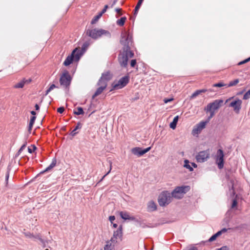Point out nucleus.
Masks as SVG:
<instances>
[{"label":"nucleus","instance_id":"obj_1","mask_svg":"<svg viewBox=\"0 0 250 250\" xmlns=\"http://www.w3.org/2000/svg\"><path fill=\"white\" fill-rule=\"evenodd\" d=\"M120 43L123 47L119 52L118 60L120 65L126 68L128 59L132 58L134 54L132 35L126 31L123 32L121 34Z\"/></svg>","mask_w":250,"mask_h":250},{"label":"nucleus","instance_id":"obj_2","mask_svg":"<svg viewBox=\"0 0 250 250\" xmlns=\"http://www.w3.org/2000/svg\"><path fill=\"white\" fill-rule=\"evenodd\" d=\"M85 34L87 36L94 40H97L103 35H105L108 37H111V34L109 31L102 29H88L85 31Z\"/></svg>","mask_w":250,"mask_h":250},{"label":"nucleus","instance_id":"obj_3","mask_svg":"<svg viewBox=\"0 0 250 250\" xmlns=\"http://www.w3.org/2000/svg\"><path fill=\"white\" fill-rule=\"evenodd\" d=\"M171 193L168 191H164L161 193L158 197V203L160 206L164 207L169 204L172 200Z\"/></svg>","mask_w":250,"mask_h":250},{"label":"nucleus","instance_id":"obj_4","mask_svg":"<svg viewBox=\"0 0 250 250\" xmlns=\"http://www.w3.org/2000/svg\"><path fill=\"white\" fill-rule=\"evenodd\" d=\"M190 187L189 186H182L176 187L172 191V196L176 199H181L183 195L189 191Z\"/></svg>","mask_w":250,"mask_h":250},{"label":"nucleus","instance_id":"obj_5","mask_svg":"<svg viewBox=\"0 0 250 250\" xmlns=\"http://www.w3.org/2000/svg\"><path fill=\"white\" fill-rule=\"evenodd\" d=\"M81 53L80 50H78L77 48H75L72 52L70 55H68L65 61L63 62V65L65 66H68L74 61H78L81 56Z\"/></svg>","mask_w":250,"mask_h":250},{"label":"nucleus","instance_id":"obj_6","mask_svg":"<svg viewBox=\"0 0 250 250\" xmlns=\"http://www.w3.org/2000/svg\"><path fill=\"white\" fill-rule=\"evenodd\" d=\"M72 81V77H71L68 71L65 70L61 75L60 79V83L61 85L64 87L65 88H69L71 82Z\"/></svg>","mask_w":250,"mask_h":250},{"label":"nucleus","instance_id":"obj_7","mask_svg":"<svg viewBox=\"0 0 250 250\" xmlns=\"http://www.w3.org/2000/svg\"><path fill=\"white\" fill-rule=\"evenodd\" d=\"M129 81V78L128 76L122 77L118 82H114L112 84V90L122 89L125 86Z\"/></svg>","mask_w":250,"mask_h":250},{"label":"nucleus","instance_id":"obj_8","mask_svg":"<svg viewBox=\"0 0 250 250\" xmlns=\"http://www.w3.org/2000/svg\"><path fill=\"white\" fill-rule=\"evenodd\" d=\"M223 100L222 99H217L214 100L213 102L208 104L205 107V111H215L218 109L223 104Z\"/></svg>","mask_w":250,"mask_h":250},{"label":"nucleus","instance_id":"obj_9","mask_svg":"<svg viewBox=\"0 0 250 250\" xmlns=\"http://www.w3.org/2000/svg\"><path fill=\"white\" fill-rule=\"evenodd\" d=\"M224 154L223 150L219 149L215 156V161L219 169H221L223 167L224 164Z\"/></svg>","mask_w":250,"mask_h":250},{"label":"nucleus","instance_id":"obj_10","mask_svg":"<svg viewBox=\"0 0 250 250\" xmlns=\"http://www.w3.org/2000/svg\"><path fill=\"white\" fill-rule=\"evenodd\" d=\"M209 157V152L208 150L200 151L196 156L198 162L203 163L207 160Z\"/></svg>","mask_w":250,"mask_h":250},{"label":"nucleus","instance_id":"obj_11","mask_svg":"<svg viewBox=\"0 0 250 250\" xmlns=\"http://www.w3.org/2000/svg\"><path fill=\"white\" fill-rule=\"evenodd\" d=\"M208 121H201L195 125L192 129V134L193 135H198L205 128Z\"/></svg>","mask_w":250,"mask_h":250},{"label":"nucleus","instance_id":"obj_12","mask_svg":"<svg viewBox=\"0 0 250 250\" xmlns=\"http://www.w3.org/2000/svg\"><path fill=\"white\" fill-rule=\"evenodd\" d=\"M151 147H148L145 149H142L141 147H135L131 149V152L134 155L138 157H140L149 151Z\"/></svg>","mask_w":250,"mask_h":250},{"label":"nucleus","instance_id":"obj_13","mask_svg":"<svg viewBox=\"0 0 250 250\" xmlns=\"http://www.w3.org/2000/svg\"><path fill=\"white\" fill-rule=\"evenodd\" d=\"M242 101L239 99L231 102L229 104V106L233 108V110L237 113H238L241 108Z\"/></svg>","mask_w":250,"mask_h":250},{"label":"nucleus","instance_id":"obj_14","mask_svg":"<svg viewBox=\"0 0 250 250\" xmlns=\"http://www.w3.org/2000/svg\"><path fill=\"white\" fill-rule=\"evenodd\" d=\"M122 226L120 225L118 229L114 231L113 235L114 238H115L116 239H118V238H121L122 237Z\"/></svg>","mask_w":250,"mask_h":250},{"label":"nucleus","instance_id":"obj_15","mask_svg":"<svg viewBox=\"0 0 250 250\" xmlns=\"http://www.w3.org/2000/svg\"><path fill=\"white\" fill-rule=\"evenodd\" d=\"M139 225V226L142 228H154L157 226V225H151V224H147L146 223H145L143 220H139V222L138 223Z\"/></svg>","mask_w":250,"mask_h":250},{"label":"nucleus","instance_id":"obj_16","mask_svg":"<svg viewBox=\"0 0 250 250\" xmlns=\"http://www.w3.org/2000/svg\"><path fill=\"white\" fill-rule=\"evenodd\" d=\"M56 163H57L56 159V158H54L53 159L50 165L48 167H47L44 170L41 172V173H43L45 172L49 171V170L52 169L56 165Z\"/></svg>","mask_w":250,"mask_h":250},{"label":"nucleus","instance_id":"obj_17","mask_svg":"<svg viewBox=\"0 0 250 250\" xmlns=\"http://www.w3.org/2000/svg\"><path fill=\"white\" fill-rule=\"evenodd\" d=\"M157 209V205L153 201H151L148 203L147 210L148 211H153Z\"/></svg>","mask_w":250,"mask_h":250},{"label":"nucleus","instance_id":"obj_18","mask_svg":"<svg viewBox=\"0 0 250 250\" xmlns=\"http://www.w3.org/2000/svg\"><path fill=\"white\" fill-rule=\"evenodd\" d=\"M82 127V124L80 122H78L74 129L70 133V135L73 137L75 136L78 133V132H76V130L78 129H81Z\"/></svg>","mask_w":250,"mask_h":250},{"label":"nucleus","instance_id":"obj_19","mask_svg":"<svg viewBox=\"0 0 250 250\" xmlns=\"http://www.w3.org/2000/svg\"><path fill=\"white\" fill-rule=\"evenodd\" d=\"M105 89V88L104 87V86H99L93 95L92 99H94L95 97L101 94Z\"/></svg>","mask_w":250,"mask_h":250},{"label":"nucleus","instance_id":"obj_20","mask_svg":"<svg viewBox=\"0 0 250 250\" xmlns=\"http://www.w3.org/2000/svg\"><path fill=\"white\" fill-rule=\"evenodd\" d=\"M115 245L112 244L110 241H107L106 244L104 247V250H113L114 249Z\"/></svg>","mask_w":250,"mask_h":250},{"label":"nucleus","instance_id":"obj_21","mask_svg":"<svg viewBox=\"0 0 250 250\" xmlns=\"http://www.w3.org/2000/svg\"><path fill=\"white\" fill-rule=\"evenodd\" d=\"M178 119H179L178 116H176L174 118L173 121L170 124V127L171 128L174 129L176 128V125L178 121Z\"/></svg>","mask_w":250,"mask_h":250},{"label":"nucleus","instance_id":"obj_22","mask_svg":"<svg viewBox=\"0 0 250 250\" xmlns=\"http://www.w3.org/2000/svg\"><path fill=\"white\" fill-rule=\"evenodd\" d=\"M107 83V82H106V80L101 77L97 83V85L100 86H104V87L106 88Z\"/></svg>","mask_w":250,"mask_h":250},{"label":"nucleus","instance_id":"obj_23","mask_svg":"<svg viewBox=\"0 0 250 250\" xmlns=\"http://www.w3.org/2000/svg\"><path fill=\"white\" fill-rule=\"evenodd\" d=\"M101 78L108 82L111 79V75L109 72H106L102 74Z\"/></svg>","mask_w":250,"mask_h":250},{"label":"nucleus","instance_id":"obj_24","mask_svg":"<svg viewBox=\"0 0 250 250\" xmlns=\"http://www.w3.org/2000/svg\"><path fill=\"white\" fill-rule=\"evenodd\" d=\"M120 215L123 219L125 220H129L130 217V215L126 211H121L120 212Z\"/></svg>","mask_w":250,"mask_h":250},{"label":"nucleus","instance_id":"obj_25","mask_svg":"<svg viewBox=\"0 0 250 250\" xmlns=\"http://www.w3.org/2000/svg\"><path fill=\"white\" fill-rule=\"evenodd\" d=\"M77 110H74L73 113L77 115H83L84 114L83 108L82 107H78L77 108Z\"/></svg>","mask_w":250,"mask_h":250},{"label":"nucleus","instance_id":"obj_26","mask_svg":"<svg viewBox=\"0 0 250 250\" xmlns=\"http://www.w3.org/2000/svg\"><path fill=\"white\" fill-rule=\"evenodd\" d=\"M184 167L186 168L189 169L190 171H192L193 170L192 167L189 165V162L188 160H185L184 161Z\"/></svg>","mask_w":250,"mask_h":250},{"label":"nucleus","instance_id":"obj_27","mask_svg":"<svg viewBox=\"0 0 250 250\" xmlns=\"http://www.w3.org/2000/svg\"><path fill=\"white\" fill-rule=\"evenodd\" d=\"M126 20V18L125 17H122L120 19L117 20V24L120 26H123L124 25Z\"/></svg>","mask_w":250,"mask_h":250},{"label":"nucleus","instance_id":"obj_28","mask_svg":"<svg viewBox=\"0 0 250 250\" xmlns=\"http://www.w3.org/2000/svg\"><path fill=\"white\" fill-rule=\"evenodd\" d=\"M25 235L28 238H31V239H37L38 238V236H35L32 233H30V232H26L24 233Z\"/></svg>","mask_w":250,"mask_h":250},{"label":"nucleus","instance_id":"obj_29","mask_svg":"<svg viewBox=\"0 0 250 250\" xmlns=\"http://www.w3.org/2000/svg\"><path fill=\"white\" fill-rule=\"evenodd\" d=\"M24 84H25V82L24 81H22L20 82V83L16 84L14 86V87L15 88H21L24 86Z\"/></svg>","mask_w":250,"mask_h":250},{"label":"nucleus","instance_id":"obj_30","mask_svg":"<svg viewBox=\"0 0 250 250\" xmlns=\"http://www.w3.org/2000/svg\"><path fill=\"white\" fill-rule=\"evenodd\" d=\"M239 80L238 79H236L233 81H231L229 82V84L228 85V86L231 87V86H234V85H236L239 83Z\"/></svg>","mask_w":250,"mask_h":250},{"label":"nucleus","instance_id":"obj_31","mask_svg":"<svg viewBox=\"0 0 250 250\" xmlns=\"http://www.w3.org/2000/svg\"><path fill=\"white\" fill-rule=\"evenodd\" d=\"M101 17V14H99L98 15H97L94 17V18L91 21V24H93L95 23Z\"/></svg>","mask_w":250,"mask_h":250},{"label":"nucleus","instance_id":"obj_32","mask_svg":"<svg viewBox=\"0 0 250 250\" xmlns=\"http://www.w3.org/2000/svg\"><path fill=\"white\" fill-rule=\"evenodd\" d=\"M227 229L226 228H223L221 230L218 231L217 232H216L215 234H214L217 237L221 235L222 233L226 232L227 231Z\"/></svg>","mask_w":250,"mask_h":250},{"label":"nucleus","instance_id":"obj_33","mask_svg":"<svg viewBox=\"0 0 250 250\" xmlns=\"http://www.w3.org/2000/svg\"><path fill=\"white\" fill-rule=\"evenodd\" d=\"M36 149V147L35 145H31L30 147H28V151L30 153H33Z\"/></svg>","mask_w":250,"mask_h":250},{"label":"nucleus","instance_id":"obj_34","mask_svg":"<svg viewBox=\"0 0 250 250\" xmlns=\"http://www.w3.org/2000/svg\"><path fill=\"white\" fill-rule=\"evenodd\" d=\"M250 98V89L244 95L243 99L248 100Z\"/></svg>","mask_w":250,"mask_h":250},{"label":"nucleus","instance_id":"obj_35","mask_svg":"<svg viewBox=\"0 0 250 250\" xmlns=\"http://www.w3.org/2000/svg\"><path fill=\"white\" fill-rule=\"evenodd\" d=\"M226 84H225L224 83H223L222 82H219L218 83H214L212 85V86L213 87H222V86H225Z\"/></svg>","mask_w":250,"mask_h":250},{"label":"nucleus","instance_id":"obj_36","mask_svg":"<svg viewBox=\"0 0 250 250\" xmlns=\"http://www.w3.org/2000/svg\"><path fill=\"white\" fill-rule=\"evenodd\" d=\"M206 112H209L210 115L208 118V121H209L210 119H211L214 115H215V111L211 110V111H205Z\"/></svg>","mask_w":250,"mask_h":250},{"label":"nucleus","instance_id":"obj_37","mask_svg":"<svg viewBox=\"0 0 250 250\" xmlns=\"http://www.w3.org/2000/svg\"><path fill=\"white\" fill-rule=\"evenodd\" d=\"M109 165H110V169L102 177V178L101 179L100 181H102L104 178V177L107 175L110 172L111 170V168H112V163L109 161Z\"/></svg>","mask_w":250,"mask_h":250},{"label":"nucleus","instance_id":"obj_38","mask_svg":"<svg viewBox=\"0 0 250 250\" xmlns=\"http://www.w3.org/2000/svg\"><path fill=\"white\" fill-rule=\"evenodd\" d=\"M200 93L199 90L195 91L191 95L192 98H195L199 95Z\"/></svg>","mask_w":250,"mask_h":250},{"label":"nucleus","instance_id":"obj_39","mask_svg":"<svg viewBox=\"0 0 250 250\" xmlns=\"http://www.w3.org/2000/svg\"><path fill=\"white\" fill-rule=\"evenodd\" d=\"M90 45V43L89 42H85L83 44V46H82V48L83 49H85L87 47H88V46Z\"/></svg>","mask_w":250,"mask_h":250},{"label":"nucleus","instance_id":"obj_40","mask_svg":"<svg viewBox=\"0 0 250 250\" xmlns=\"http://www.w3.org/2000/svg\"><path fill=\"white\" fill-rule=\"evenodd\" d=\"M250 61V57L245 60H244V61H241L240 62H239L238 63V64L239 65H241V64H244V63H245L246 62H248Z\"/></svg>","mask_w":250,"mask_h":250},{"label":"nucleus","instance_id":"obj_41","mask_svg":"<svg viewBox=\"0 0 250 250\" xmlns=\"http://www.w3.org/2000/svg\"><path fill=\"white\" fill-rule=\"evenodd\" d=\"M136 64V60L135 59L132 60L130 62V66L134 67Z\"/></svg>","mask_w":250,"mask_h":250},{"label":"nucleus","instance_id":"obj_42","mask_svg":"<svg viewBox=\"0 0 250 250\" xmlns=\"http://www.w3.org/2000/svg\"><path fill=\"white\" fill-rule=\"evenodd\" d=\"M117 239H116L115 238H114V236H113L111 238L108 240V241H110V242L112 243V244H115L117 242Z\"/></svg>","mask_w":250,"mask_h":250},{"label":"nucleus","instance_id":"obj_43","mask_svg":"<svg viewBox=\"0 0 250 250\" xmlns=\"http://www.w3.org/2000/svg\"><path fill=\"white\" fill-rule=\"evenodd\" d=\"M64 111V108L63 106L60 107L57 109V112L61 114Z\"/></svg>","mask_w":250,"mask_h":250},{"label":"nucleus","instance_id":"obj_44","mask_svg":"<svg viewBox=\"0 0 250 250\" xmlns=\"http://www.w3.org/2000/svg\"><path fill=\"white\" fill-rule=\"evenodd\" d=\"M217 237L215 235V234H213L212 236H211L210 238L208 239V242H212L214 240H216V238Z\"/></svg>","mask_w":250,"mask_h":250},{"label":"nucleus","instance_id":"obj_45","mask_svg":"<svg viewBox=\"0 0 250 250\" xmlns=\"http://www.w3.org/2000/svg\"><path fill=\"white\" fill-rule=\"evenodd\" d=\"M129 220H132V221H134L137 223H138L139 220V219H138L137 218H136V217H134V216H130V217L129 218Z\"/></svg>","mask_w":250,"mask_h":250},{"label":"nucleus","instance_id":"obj_46","mask_svg":"<svg viewBox=\"0 0 250 250\" xmlns=\"http://www.w3.org/2000/svg\"><path fill=\"white\" fill-rule=\"evenodd\" d=\"M237 205V202L236 200L233 199L232 201V205H231V208H234L235 207H236Z\"/></svg>","mask_w":250,"mask_h":250},{"label":"nucleus","instance_id":"obj_47","mask_svg":"<svg viewBox=\"0 0 250 250\" xmlns=\"http://www.w3.org/2000/svg\"><path fill=\"white\" fill-rule=\"evenodd\" d=\"M36 119V116H32V117H31V118H30V120L29 123L32 124L34 125Z\"/></svg>","mask_w":250,"mask_h":250},{"label":"nucleus","instance_id":"obj_48","mask_svg":"<svg viewBox=\"0 0 250 250\" xmlns=\"http://www.w3.org/2000/svg\"><path fill=\"white\" fill-rule=\"evenodd\" d=\"M173 100V98H169V99L165 98L164 99V102L165 104H167L170 102H171Z\"/></svg>","mask_w":250,"mask_h":250},{"label":"nucleus","instance_id":"obj_49","mask_svg":"<svg viewBox=\"0 0 250 250\" xmlns=\"http://www.w3.org/2000/svg\"><path fill=\"white\" fill-rule=\"evenodd\" d=\"M144 0H139L137 5L136 6L139 7V8H140Z\"/></svg>","mask_w":250,"mask_h":250},{"label":"nucleus","instance_id":"obj_50","mask_svg":"<svg viewBox=\"0 0 250 250\" xmlns=\"http://www.w3.org/2000/svg\"><path fill=\"white\" fill-rule=\"evenodd\" d=\"M115 219V217L114 216H110L109 217V220L112 224H113V221Z\"/></svg>","mask_w":250,"mask_h":250},{"label":"nucleus","instance_id":"obj_51","mask_svg":"<svg viewBox=\"0 0 250 250\" xmlns=\"http://www.w3.org/2000/svg\"><path fill=\"white\" fill-rule=\"evenodd\" d=\"M58 88V86H56L55 84H52L50 85L49 88L50 89V90H53L54 88Z\"/></svg>","mask_w":250,"mask_h":250},{"label":"nucleus","instance_id":"obj_52","mask_svg":"<svg viewBox=\"0 0 250 250\" xmlns=\"http://www.w3.org/2000/svg\"><path fill=\"white\" fill-rule=\"evenodd\" d=\"M140 8L135 6V9H134V15L136 16L138 13V10H139Z\"/></svg>","mask_w":250,"mask_h":250},{"label":"nucleus","instance_id":"obj_53","mask_svg":"<svg viewBox=\"0 0 250 250\" xmlns=\"http://www.w3.org/2000/svg\"><path fill=\"white\" fill-rule=\"evenodd\" d=\"M26 146V144H23L21 146V147L20 148V149H19V151H18V153H20L21 152V151L23 150V149Z\"/></svg>","mask_w":250,"mask_h":250},{"label":"nucleus","instance_id":"obj_54","mask_svg":"<svg viewBox=\"0 0 250 250\" xmlns=\"http://www.w3.org/2000/svg\"><path fill=\"white\" fill-rule=\"evenodd\" d=\"M9 177V170H8L7 171V172L6 173V175H5V181L6 182H7V181H8Z\"/></svg>","mask_w":250,"mask_h":250},{"label":"nucleus","instance_id":"obj_55","mask_svg":"<svg viewBox=\"0 0 250 250\" xmlns=\"http://www.w3.org/2000/svg\"><path fill=\"white\" fill-rule=\"evenodd\" d=\"M216 250H229V249L227 246H223L220 249H217Z\"/></svg>","mask_w":250,"mask_h":250},{"label":"nucleus","instance_id":"obj_56","mask_svg":"<svg viewBox=\"0 0 250 250\" xmlns=\"http://www.w3.org/2000/svg\"><path fill=\"white\" fill-rule=\"evenodd\" d=\"M33 125V124L29 123V125H28V131L29 132V133H30V132H31V130L32 128Z\"/></svg>","mask_w":250,"mask_h":250},{"label":"nucleus","instance_id":"obj_57","mask_svg":"<svg viewBox=\"0 0 250 250\" xmlns=\"http://www.w3.org/2000/svg\"><path fill=\"white\" fill-rule=\"evenodd\" d=\"M115 11L117 13H119L120 15H122V13H121L122 11V9L121 8H116L115 9Z\"/></svg>","mask_w":250,"mask_h":250},{"label":"nucleus","instance_id":"obj_58","mask_svg":"<svg viewBox=\"0 0 250 250\" xmlns=\"http://www.w3.org/2000/svg\"><path fill=\"white\" fill-rule=\"evenodd\" d=\"M35 108L36 110H39L40 109V106L38 104H35Z\"/></svg>","mask_w":250,"mask_h":250},{"label":"nucleus","instance_id":"obj_59","mask_svg":"<svg viewBox=\"0 0 250 250\" xmlns=\"http://www.w3.org/2000/svg\"><path fill=\"white\" fill-rule=\"evenodd\" d=\"M200 93L206 92L207 90L206 89H202L199 90Z\"/></svg>","mask_w":250,"mask_h":250},{"label":"nucleus","instance_id":"obj_60","mask_svg":"<svg viewBox=\"0 0 250 250\" xmlns=\"http://www.w3.org/2000/svg\"><path fill=\"white\" fill-rule=\"evenodd\" d=\"M30 113L33 115V116H35V115H36V112L34 111V110H32L30 112Z\"/></svg>","mask_w":250,"mask_h":250},{"label":"nucleus","instance_id":"obj_61","mask_svg":"<svg viewBox=\"0 0 250 250\" xmlns=\"http://www.w3.org/2000/svg\"><path fill=\"white\" fill-rule=\"evenodd\" d=\"M188 250H198V249L195 247H192Z\"/></svg>","mask_w":250,"mask_h":250},{"label":"nucleus","instance_id":"obj_62","mask_svg":"<svg viewBox=\"0 0 250 250\" xmlns=\"http://www.w3.org/2000/svg\"><path fill=\"white\" fill-rule=\"evenodd\" d=\"M51 90H50V89L48 88L46 91H45V95H47V94H48V93L51 91Z\"/></svg>","mask_w":250,"mask_h":250},{"label":"nucleus","instance_id":"obj_63","mask_svg":"<svg viewBox=\"0 0 250 250\" xmlns=\"http://www.w3.org/2000/svg\"><path fill=\"white\" fill-rule=\"evenodd\" d=\"M108 8V6L107 5H105L104 8V9L103 10H104V11L105 12H106L107 9Z\"/></svg>","mask_w":250,"mask_h":250},{"label":"nucleus","instance_id":"obj_64","mask_svg":"<svg viewBox=\"0 0 250 250\" xmlns=\"http://www.w3.org/2000/svg\"><path fill=\"white\" fill-rule=\"evenodd\" d=\"M191 166L194 167H197V165L194 163H191Z\"/></svg>","mask_w":250,"mask_h":250}]
</instances>
